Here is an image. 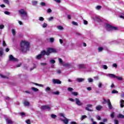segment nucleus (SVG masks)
<instances>
[{"mask_svg": "<svg viewBox=\"0 0 124 124\" xmlns=\"http://www.w3.org/2000/svg\"><path fill=\"white\" fill-rule=\"evenodd\" d=\"M103 68H104V69H107L108 68V67H107V65H104L103 66Z\"/></svg>", "mask_w": 124, "mask_h": 124, "instance_id": "obj_56", "label": "nucleus"}, {"mask_svg": "<svg viewBox=\"0 0 124 124\" xmlns=\"http://www.w3.org/2000/svg\"><path fill=\"white\" fill-rule=\"evenodd\" d=\"M46 91H51V88H50V87H47L46 88Z\"/></svg>", "mask_w": 124, "mask_h": 124, "instance_id": "obj_51", "label": "nucleus"}, {"mask_svg": "<svg viewBox=\"0 0 124 124\" xmlns=\"http://www.w3.org/2000/svg\"><path fill=\"white\" fill-rule=\"evenodd\" d=\"M37 4V1H32V5H36Z\"/></svg>", "mask_w": 124, "mask_h": 124, "instance_id": "obj_28", "label": "nucleus"}, {"mask_svg": "<svg viewBox=\"0 0 124 124\" xmlns=\"http://www.w3.org/2000/svg\"><path fill=\"white\" fill-rule=\"evenodd\" d=\"M71 124H77V123H76L74 121H73V122H71Z\"/></svg>", "mask_w": 124, "mask_h": 124, "instance_id": "obj_64", "label": "nucleus"}, {"mask_svg": "<svg viewBox=\"0 0 124 124\" xmlns=\"http://www.w3.org/2000/svg\"><path fill=\"white\" fill-rule=\"evenodd\" d=\"M112 66H113V67H115V68H117V67H118V64H117L116 63H113L112 64Z\"/></svg>", "mask_w": 124, "mask_h": 124, "instance_id": "obj_41", "label": "nucleus"}, {"mask_svg": "<svg viewBox=\"0 0 124 124\" xmlns=\"http://www.w3.org/2000/svg\"><path fill=\"white\" fill-rule=\"evenodd\" d=\"M4 28V25H0V29L2 30V29Z\"/></svg>", "mask_w": 124, "mask_h": 124, "instance_id": "obj_48", "label": "nucleus"}, {"mask_svg": "<svg viewBox=\"0 0 124 124\" xmlns=\"http://www.w3.org/2000/svg\"><path fill=\"white\" fill-rule=\"evenodd\" d=\"M57 73H58V74H61V73H62V71L61 70H57Z\"/></svg>", "mask_w": 124, "mask_h": 124, "instance_id": "obj_54", "label": "nucleus"}, {"mask_svg": "<svg viewBox=\"0 0 124 124\" xmlns=\"http://www.w3.org/2000/svg\"><path fill=\"white\" fill-rule=\"evenodd\" d=\"M3 2L6 3V4H9V1L8 0H3Z\"/></svg>", "mask_w": 124, "mask_h": 124, "instance_id": "obj_33", "label": "nucleus"}, {"mask_svg": "<svg viewBox=\"0 0 124 124\" xmlns=\"http://www.w3.org/2000/svg\"><path fill=\"white\" fill-rule=\"evenodd\" d=\"M34 85H35V86H38L39 87H41V84H39L38 83H34Z\"/></svg>", "mask_w": 124, "mask_h": 124, "instance_id": "obj_52", "label": "nucleus"}, {"mask_svg": "<svg viewBox=\"0 0 124 124\" xmlns=\"http://www.w3.org/2000/svg\"><path fill=\"white\" fill-rule=\"evenodd\" d=\"M20 116H25V115H26V114L25 113V112H22L20 113Z\"/></svg>", "mask_w": 124, "mask_h": 124, "instance_id": "obj_53", "label": "nucleus"}, {"mask_svg": "<svg viewBox=\"0 0 124 124\" xmlns=\"http://www.w3.org/2000/svg\"><path fill=\"white\" fill-rule=\"evenodd\" d=\"M26 124H31V121L30 120V119L27 120L26 121Z\"/></svg>", "mask_w": 124, "mask_h": 124, "instance_id": "obj_47", "label": "nucleus"}, {"mask_svg": "<svg viewBox=\"0 0 124 124\" xmlns=\"http://www.w3.org/2000/svg\"><path fill=\"white\" fill-rule=\"evenodd\" d=\"M52 82L53 84H62V81L60 80V79H52Z\"/></svg>", "mask_w": 124, "mask_h": 124, "instance_id": "obj_8", "label": "nucleus"}, {"mask_svg": "<svg viewBox=\"0 0 124 124\" xmlns=\"http://www.w3.org/2000/svg\"><path fill=\"white\" fill-rule=\"evenodd\" d=\"M54 19V17L53 16L50 17L48 19V21H52Z\"/></svg>", "mask_w": 124, "mask_h": 124, "instance_id": "obj_57", "label": "nucleus"}, {"mask_svg": "<svg viewBox=\"0 0 124 124\" xmlns=\"http://www.w3.org/2000/svg\"><path fill=\"white\" fill-rule=\"evenodd\" d=\"M50 117L52 118V119H55L56 118H57V115L52 114L50 115Z\"/></svg>", "mask_w": 124, "mask_h": 124, "instance_id": "obj_23", "label": "nucleus"}, {"mask_svg": "<svg viewBox=\"0 0 124 124\" xmlns=\"http://www.w3.org/2000/svg\"><path fill=\"white\" fill-rule=\"evenodd\" d=\"M72 94H73V95H74L75 96H77V95H78V93H77V92H72Z\"/></svg>", "mask_w": 124, "mask_h": 124, "instance_id": "obj_26", "label": "nucleus"}, {"mask_svg": "<svg viewBox=\"0 0 124 124\" xmlns=\"http://www.w3.org/2000/svg\"><path fill=\"white\" fill-rule=\"evenodd\" d=\"M95 9H96V10H100V9H101V6H100V5H97V6L95 7Z\"/></svg>", "mask_w": 124, "mask_h": 124, "instance_id": "obj_24", "label": "nucleus"}, {"mask_svg": "<svg viewBox=\"0 0 124 124\" xmlns=\"http://www.w3.org/2000/svg\"><path fill=\"white\" fill-rule=\"evenodd\" d=\"M59 63H61L62 64L63 63V61H62V58H59Z\"/></svg>", "mask_w": 124, "mask_h": 124, "instance_id": "obj_32", "label": "nucleus"}, {"mask_svg": "<svg viewBox=\"0 0 124 124\" xmlns=\"http://www.w3.org/2000/svg\"><path fill=\"white\" fill-rule=\"evenodd\" d=\"M51 53H57V50L52 47L48 48L46 50V56H49Z\"/></svg>", "mask_w": 124, "mask_h": 124, "instance_id": "obj_4", "label": "nucleus"}, {"mask_svg": "<svg viewBox=\"0 0 124 124\" xmlns=\"http://www.w3.org/2000/svg\"><path fill=\"white\" fill-rule=\"evenodd\" d=\"M9 61L10 62H18V59L15 58L12 55H10L9 56Z\"/></svg>", "mask_w": 124, "mask_h": 124, "instance_id": "obj_5", "label": "nucleus"}, {"mask_svg": "<svg viewBox=\"0 0 124 124\" xmlns=\"http://www.w3.org/2000/svg\"><path fill=\"white\" fill-rule=\"evenodd\" d=\"M39 21H41V22H43V21H44L45 19L43 17L41 16L39 18Z\"/></svg>", "mask_w": 124, "mask_h": 124, "instance_id": "obj_27", "label": "nucleus"}, {"mask_svg": "<svg viewBox=\"0 0 124 124\" xmlns=\"http://www.w3.org/2000/svg\"><path fill=\"white\" fill-rule=\"evenodd\" d=\"M18 12L21 15H25V16H27V12L25 11V10L21 9L19 11H18Z\"/></svg>", "mask_w": 124, "mask_h": 124, "instance_id": "obj_7", "label": "nucleus"}, {"mask_svg": "<svg viewBox=\"0 0 124 124\" xmlns=\"http://www.w3.org/2000/svg\"><path fill=\"white\" fill-rule=\"evenodd\" d=\"M93 78H90L88 79V82H90V83L93 82Z\"/></svg>", "mask_w": 124, "mask_h": 124, "instance_id": "obj_45", "label": "nucleus"}, {"mask_svg": "<svg viewBox=\"0 0 124 124\" xmlns=\"http://www.w3.org/2000/svg\"><path fill=\"white\" fill-rule=\"evenodd\" d=\"M91 107H93V105H91V104L87 105V107H85V110H86V111H89V112H93V109H91L89 108H91Z\"/></svg>", "mask_w": 124, "mask_h": 124, "instance_id": "obj_6", "label": "nucleus"}, {"mask_svg": "<svg viewBox=\"0 0 124 124\" xmlns=\"http://www.w3.org/2000/svg\"><path fill=\"white\" fill-rule=\"evenodd\" d=\"M84 25H88V21L84 20Z\"/></svg>", "mask_w": 124, "mask_h": 124, "instance_id": "obj_63", "label": "nucleus"}, {"mask_svg": "<svg viewBox=\"0 0 124 124\" xmlns=\"http://www.w3.org/2000/svg\"><path fill=\"white\" fill-rule=\"evenodd\" d=\"M114 124H119V121L118 120H114Z\"/></svg>", "mask_w": 124, "mask_h": 124, "instance_id": "obj_46", "label": "nucleus"}, {"mask_svg": "<svg viewBox=\"0 0 124 124\" xmlns=\"http://www.w3.org/2000/svg\"><path fill=\"white\" fill-rule=\"evenodd\" d=\"M41 55H42V56H44L45 55H47V51H45V50H42L41 52Z\"/></svg>", "mask_w": 124, "mask_h": 124, "instance_id": "obj_16", "label": "nucleus"}, {"mask_svg": "<svg viewBox=\"0 0 124 124\" xmlns=\"http://www.w3.org/2000/svg\"><path fill=\"white\" fill-rule=\"evenodd\" d=\"M116 79H118L119 81H122L123 78L116 76Z\"/></svg>", "mask_w": 124, "mask_h": 124, "instance_id": "obj_34", "label": "nucleus"}, {"mask_svg": "<svg viewBox=\"0 0 124 124\" xmlns=\"http://www.w3.org/2000/svg\"><path fill=\"white\" fill-rule=\"evenodd\" d=\"M119 93V92H118L115 90H113L112 91V93Z\"/></svg>", "mask_w": 124, "mask_h": 124, "instance_id": "obj_37", "label": "nucleus"}, {"mask_svg": "<svg viewBox=\"0 0 124 124\" xmlns=\"http://www.w3.org/2000/svg\"><path fill=\"white\" fill-rule=\"evenodd\" d=\"M86 118H87V115H82L80 120L81 121H83V120H84V119H86Z\"/></svg>", "mask_w": 124, "mask_h": 124, "instance_id": "obj_29", "label": "nucleus"}, {"mask_svg": "<svg viewBox=\"0 0 124 124\" xmlns=\"http://www.w3.org/2000/svg\"><path fill=\"white\" fill-rule=\"evenodd\" d=\"M3 55V51L2 50H0V56H2Z\"/></svg>", "mask_w": 124, "mask_h": 124, "instance_id": "obj_59", "label": "nucleus"}, {"mask_svg": "<svg viewBox=\"0 0 124 124\" xmlns=\"http://www.w3.org/2000/svg\"><path fill=\"white\" fill-rule=\"evenodd\" d=\"M110 117H111V118H112L115 117V114H114V112H112V113L111 114Z\"/></svg>", "mask_w": 124, "mask_h": 124, "instance_id": "obj_49", "label": "nucleus"}, {"mask_svg": "<svg viewBox=\"0 0 124 124\" xmlns=\"http://www.w3.org/2000/svg\"><path fill=\"white\" fill-rule=\"evenodd\" d=\"M49 40L50 43H53V42H54V38H50Z\"/></svg>", "mask_w": 124, "mask_h": 124, "instance_id": "obj_35", "label": "nucleus"}, {"mask_svg": "<svg viewBox=\"0 0 124 124\" xmlns=\"http://www.w3.org/2000/svg\"><path fill=\"white\" fill-rule=\"evenodd\" d=\"M104 101L103 102V104H105L106 103H108V109L109 110H111V109H113V106H112V104H111V102L110 101V99H108L106 100L105 98L103 99Z\"/></svg>", "mask_w": 124, "mask_h": 124, "instance_id": "obj_2", "label": "nucleus"}, {"mask_svg": "<svg viewBox=\"0 0 124 124\" xmlns=\"http://www.w3.org/2000/svg\"><path fill=\"white\" fill-rule=\"evenodd\" d=\"M94 78L95 79V80H98V79H99V78L98 77V76H96L94 77Z\"/></svg>", "mask_w": 124, "mask_h": 124, "instance_id": "obj_60", "label": "nucleus"}, {"mask_svg": "<svg viewBox=\"0 0 124 124\" xmlns=\"http://www.w3.org/2000/svg\"><path fill=\"white\" fill-rule=\"evenodd\" d=\"M98 50L99 52H102V51H103V47H98Z\"/></svg>", "mask_w": 124, "mask_h": 124, "instance_id": "obj_31", "label": "nucleus"}, {"mask_svg": "<svg viewBox=\"0 0 124 124\" xmlns=\"http://www.w3.org/2000/svg\"><path fill=\"white\" fill-rule=\"evenodd\" d=\"M60 116L61 117H62V118H63L64 119H65V117L64 116V114L61 113L60 114Z\"/></svg>", "mask_w": 124, "mask_h": 124, "instance_id": "obj_55", "label": "nucleus"}, {"mask_svg": "<svg viewBox=\"0 0 124 124\" xmlns=\"http://www.w3.org/2000/svg\"><path fill=\"white\" fill-rule=\"evenodd\" d=\"M47 25L46 23L44 22L43 24V28H46L47 27Z\"/></svg>", "mask_w": 124, "mask_h": 124, "instance_id": "obj_38", "label": "nucleus"}, {"mask_svg": "<svg viewBox=\"0 0 124 124\" xmlns=\"http://www.w3.org/2000/svg\"><path fill=\"white\" fill-rule=\"evenodd\" d=\"M47 13H51V12H52V10H51V9H48L47 10Z\"/></svg>", "mask_w": 124, "mask_h": 124, "instance_id": "obj_50", "label": "nucleus"}, {"mask_svg": "<svg viewBox=\"0 0 124 124\" xmlns=\"http://www.w3.org/2000/svg\"><path fill=\"white\" fill-rule=\"evenodd\" d=\"M42 58V56L41 54L37 55L36 57V59H37V60H40V59H41Z\"/></svg>", "mask_w": 124, "mask_h": 124, "instance_id": "obj_20", "label": "nucleus"}, {"mask_svg": "<svg viewBox=\"0 0 124 124\" xmlns=\"http://www.w3.org/2000/svg\"><path fill=\"white\" fill-rule=\"evenodd\" d=\"M6 122H7L8 124H13V121L10 119H7Z\"/></svg>", "mask_w": 124, "mask_h": 124, "instance_id": "obj_17", "label": "nucleus"}, {"mask_svg": "<svg viewBox=\"0 0 124 124\" xmlns=\"http://www.w3.org/2000/svg\"><path fill=\"white\" fill-rule=\"evenodd\" d=\"M63 66H64L65 67H66L67 66H69V64H68V63H64V64H63Z\"/></svg>", "mask_w": 124, "mask_h": 124, "instance_id": "obj_39", "label": "nucleus"}, {"mask_svg": "<svg viewBox=\"0 0 124 124\" xmlns=\"http://www.w3.org/2000/svg\"><path fill=\"white\" fill-rule=\"evenodd\" d=\"M77 81L79 83H81V82H83V81H84V78H77Z\"/></svg>", "mask_w": 124, "mask_h": 124, "instance_id": "obj_19", "label": "nucleus"}, {"mask_svg": "<svg viewBox=\"0 0 124 124\" xmlns=\"http://www.w3.org/2000/svg\"><path fill=\"white\" fill-rule=\"evenodd\" d=\"M60 120L64 123L65 124H68V119L67 118H65V119H62V118H60Z\"/></svg>", "mask_w": 124, "mask_h": 124, "instance_id": "obj_12", "label": "nucleus"}, {"mask_svg": "<svg viewBox=\"0 0 124 124\" xmlns=\"http://www.w3.org/2000/svg\"><path fill=\"white\" fill-rule=\"evenodd\" d=\"M12 32L14 36L16 35V31H15V30L14 29H12Z\"/></svg>", "mask_w": 124, "mask_h": 124, "instance_id": "obj_30", "label": "nucleus"}, {"mask_svg": "<svg viewBox=\"0 0 124 124\" xmlns=\"http://www.w3.org/2000/svg\"><path fill=\"white\" fill-rule=\"evenodd\" d=\"M23 104L25 107L30 106V103L27 100H24Z\"/></svg>", "mask_w": 124, "mask_h": 124, "instance_id": "obj_13", "label": "nucleus"}, {"mask_svg": "<svg viewBox=\"0 0 124 124\" xmlns=\"http://www.w3.org/2000/svg\"><path fill=\"white\" fill-rule=\"evenodd\" d=\"M41 6H45V5H46V3H45L44 2H41Z\"/></svg>", "mask_w": 124, "mask_h": 124, "instance_id": "obj_42", "label": "nucleus"}, {"mask_svg": "<svg viewBox=\"0 0 124 124\" xmlns=\"http://www.w3.org/2000/svg\"><path fill=\"white\" fill-rule=\"evenodd\" d=\"M108 75H109V76L111 77V78H117V76H116V75H115L114 74H109Z\"/></svg>", "mask_w": 124, "mask_h": 124, "instance_id": "obj_21", "label": "nucleus"}, {"mask_svg": "<svg viewBox=\"0 0 124 124\" xmlns=\"http://www.w3.org/2000/svg\"><path fill=\"white\" fill-rule=\"evenodd\" d=\"M75 100H76V104H77V105H78V106H81L83 105V103L80 102V100H79V99L76 98L75 99Z\"/></svg>", "mask_w": 124, "mask_h": 124, "instance_id": "obj_10", "label": "nucleus"}, {"mask_svg": "<svg viewBox=\"0 0 124 124\" xmlns=\"http://www.w3.org/2000/svg\"><path fill=\"white\" fill-rule=\"evenodd\" d=\"M87 90H88V91H92V87H87Z\"/></svg>", "mask_w": 124, "mask_h": 124, "instance_id": "obj_61", "label": "nucleus"}, {"mask_svg": "<svg viewBox=\"0 0 124 124\" xmlns=\"http://www.w3.org/2000/svg\"><path fill=\"white\" fill-rule=\"evenodd\" d=\"M117 118H118L119 119H124V115L121 114H119L117 116Z\"/></svg>", "mask_w": 124, "mask_h": 124, "instance_id": "obj_18", "label": "nucleus"}, {"mask_svg": "<svg viewBox=\"0 0 124 124\" xmlns=\"http://www.w3.org/2000/svg\"><path fill=\"white\" fill-rule=\"evenodd\" d=\"M120 102H121L120 106H121V108H124V100H123V99H121L120 100Z\"/></svg>", "mask_w": 124, "mask_h": 124, "instance_id": "obj_15", "label": "nucleus"}, {"mask_svg": "<svg viewBox=\"0 0 124 124\" xmlns=\"http://www.w3.org/2000/svg\"><path fill=\"white\" fill-rule=\"evenodd\" d=\"M72 23L73 24V25H74L75 26H78V23L75 21H72Z\"/></svg>", "mask_w": 124, "mask_h": 124, "instance_id": "obj_36", "label": "nucleus"}, {"mask_svg": "<svg viewBox=\"0 0 124 124\" xmlns=\"http://www.w3.org/2000/svg\"><path fill=\"white\" fill-rule=\"evenodd\" d=\"M78 66L79 69L86 68V67L85 66V64H79L78 65Z\"/></svg>", "mask_w": 124, "mask_h": 124, "instance_id": "obj_11", "label": "nucleus"}, {"mask_svg": "<svg viewBox=\"0 0 124 124\" xmlns=\"http://www.w3.org/2000/svg\"><path fill=\"white\" fill-rule=\"evenodd\" d=\"M21 50L23 53H27V51H30V43L26 41H21Z\"/></svg>", "mask_w": 124, "mask_h": 124, "instance_id": "obj_1", "label": "nucleus"}, {"mask_svg": "<svg viewBox=\"0 0 124 124\" xmlns=\"http://www.w3.org/2000/svg\"><path fill=\"white\" fill-rule=\"evenodd\" d=\"M98 87L99 88H101V87H102V83H101V82L99 83Z\"/></svg>", "mask_w": 124, "mask_h": 124, "instance_id": "obj_58", "label": "nucleus"}, {"mask_svg": "<svg viewBox=\"0 0 124 124\" xmlns=\"http://www.w3.org/2000/svg\"><path fill=\"white\" fill-rule=\"evenodd\" d=\"M57 28L58 30H60V31H62V30H63V27L62 26H59Z\"/></svg>", "mask_w": 124, "mask_h": 124, "instance_id": "obj_25", "label": "nucleus"}, {"mask_svg": "<svg viewBox=\"0 0 124 124\" xmlns=\"http://www.w3.org/2000/svg\"><path fill=\"white\" fill-rule=\"evenodd\" d=\"M102 109V106L101 105H98L96 107V110L97 111H100Z\"/></svg>", "mask_w": 124, "mask_h": 124, "instance_id": "obj_14", "label": "nucleus"}, {"mask_svg": "<svg viewBox=\"0 0 124 124\" xmlns=\"http://www.w3.org/2000/svg\"><path fill=\"white\" fill-rule=\"evenodd\" d=\"M31 90H32L33 91V92H38V89L35 88V87H32L31 88Z\"/></svg>", "mask_w": 124, "mask_h": 124, "instance_id": "obj_22", "label": "nucleus"}, {"mask_svg": "<svg viewBox=\"0 0 124 124\" xmlns=\"http://www.w3.org/2000/svg\"><path fill=\"white\" fill-rule=\"evenodd\" d=\"M41 109L42 110H51V107L48 105H46V106H42L41 107Z\"/></svg>", "mask_w": 124, "mask_h": 124, "instance_id": "obj_9", "label": "nucleus"}, {"mask_svg": "<svg viewBox=\"0 0 124 124\" xmlns=\"http://www.w3.org/2000/svg\"><path fill=\"white\" fill-rule=\"evenodd\" d=\"M4 13L6 14V15H9L10 14V13L8 11H5Z\"/></svg>", "mask_w": 124, "mask_h": 124, "instance_id": "obj_44", "label": "nucleus"}, {"mask_svg": "<svg viewBox=\"0 0 124 124\" xmlns=\"http://www.w3.org/2000/svg\"><path fill=\"white\" fill-rule=\"evenodd\" d=\"M107 29L108 31H118V28L116 27L113 26L109 24H106Z\"/></svg>", "mask_w": 124, "mask_h": 124, "instance_id": "obj_3", "label": "nucleus"}, {"mask_svg": "<svg viewBox=\"0 0 124 124\" xmlns=\"http://www.w3.org/2000/svg\"><path fill=\"white\" fill-rule=\"evenodd\" d=\"M3 46H6V43H5V41H3Z\"/></svg>", "mask_w": 124, "mask_h": 124, "instance_id": "obj_62", "label": "nucleus"}, {"mask_svg": "<svg viewBox=\"0 0 124 124\" xmlns=\"http://www.w3.org/2000/svg\"><path fill=\"white\" fill-rule=\"evenodd\" d=\"M68 91H69V92H72V91H73V88L69 87L68 88Z\"/></svg>", "mask_w": 124, "mask_h": 124, "instance_id": "obj_40", "label": "nucleus"}, {"mask_svg": "<svg viewBox=\"0 0 124 124\" xmlns=\"http://www.w3.org/2000/svg\"><path fill=\"white\" fill-rule=\"evenodd\" d=\"M50 62H51V63L54 64L56 62V61H55L54 60H50Z\"/></svg>", "mask_w": 124, "mask_h": 124, "instance_id": "obj_43", "label": "nucleus"}]
</instances>
